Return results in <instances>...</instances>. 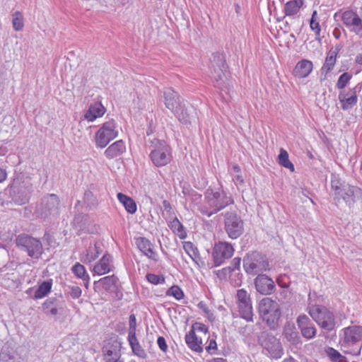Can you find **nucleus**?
I'll return each mask as SVG.
<instances>
[{
	"label": "nucleus",
	"instance_id": "obj_1",
	"mask_svg": "<svg viewBox=\"0 0 362 362\" xmlns=\"http://www.w3.org/2000/svg\"><path fill=\"white\" fill-rule=\"evenodd\" d=\"M165 107L171 110L178 120L185 124H191L195 119L194 110L192 106L187 107L184 100L170 88L163 92Z\"/></svg>",
	"mask_w": 362,
	"mask_h": 362
},
{
	"label": "nucleus",
	"instance_id": "obj_2",
	"mask_svg": "<svg viewBox=\"0 0 362 362\" xmlns=\"http://www.w3.org/2000/svg\"><path fill=\"white\" fill-rule=\"evenodd\" d=\"M233 203V199L231 196L228 195L225 192L209 189L204 193V199L199 210L203 215L210 217Z\"/></svg>",
	"mask_w": 362,
	"mask_h": 362
},
{
	"label": "nucleus",
	"instance_id": "obj_3",
	"mask_svg": "<svg viewBox=\"0 0 362 362\" xmlns=\"http://www.w3.org/2000/svg\"><path fill=\"white\" fill-rule=\"evenodd\" d=\"M331 188L336 204L344 201L349 207H352L356 199L362 198V189L340 180L335 175L332 177Z\"/></svg>",
	"mask_w": 362,
	"mask_h": 362
},
{
	"label": "nucleus",
	"instance_id": "obj_4",
	"mask_svg": "<svg viewBox=\"0 0 362 362\" xmlns=\"http://www.w3.org/2000/svg\"><path fill=\"white\" fill-rule=\"evenodd\" d=\"M211 77L214 86L221 90L228 89L227 65L222 54L214 53L211 59Z\"/></svg>",
	"mask_w": 362,
	"mask_h": 362
},
{
	"label": "nucleus",
	"instance_id": "obj_5",
	"mask_svg": "<svg viewBox=\"0 0 362 362\" xmlns=\"http://www.w3.org/2000/svg\"><path fill=\"white\" fill-rule=\"evenodd\" d=\"M32 190L33 185L29 177H26L22 181L18 179L14 180L8 189L11 201L18 205H23L28 202Z\"/></svg>",
	"mask_w": 362,
	"mask_h": 362
},
{
	"label": "nucleus",
	"instance_id": "obj_6",
	"mask_svg": "<svg viewBox=\"0 0 362 362\" xmlns=\"http://www.w3.org/2000/svg\"><path fill=\"white\" fill-rule=\"evenodd\" d=\"M259 310L263 320L271 328L274 329L281 314L278 303L270 298H264L259 302Z\"/></svg>",
	"mask_w": 362,
	"mask_h": 362
},
{
	"label": "nucleus",
	"instance_id": "obj_7",
	"mask_svg": "<svg viewBox=\"0 0 362 362\" xmlns=\"http://www.w3.org/2000/svg\"><path fill=\"white\" fill-rule=\"evenodd\" d=\"M342 332L343 337L341 339V346H355L350 353L354 355L359 354L362 346V326H349L343 329Z\"/></svg>",
	"mask_w": 362,
	"mask_h": 362
},
{
	"label": "nucleus",
	"instance_id": "obj_8",
	"mask_svg": "<svg viewBox=\"0 0 362 362\" xmlns=\"http://www.w3.org/2000/svg\"><path fill=\"white\" fill-rule=\"evenodd\" d=\"M308 313L322 329L327 331L334 329L336 324L334 315L326 307L317 305H312L309 308Z\"/></svg>",
	"mask_w": 362,
	"mask_h": 362
},
{
	"label": "nucleus",
	"instance_id": "obj_9",
	"mask_svg": "<svg viewBox=\"0 0 362 362\" xmlns=\"http://www.w3.org/2000/svg\"><path fill=\"white\" fill-rule=\"evenodd\" d=\"M17 246L33 258L39 259L43 253L41 241L27 234H21L16 239Z\"/></svg>",
	"mask_w": 362,
	"mask_h": 362
},
{
	"label": "nucleus",
	"instance_id": "obj_10",
	"mask_svg": "<svg viewBox=\"0 0 362 362\" xmlns=\"http://www.w3.org/2000/svg\"><path fill=\"white\" fill-rule=\"evenodd\" d=\"M153 149L150 157L153 164L157 167L167 165L171 160L170 147L164 141L155 140L152 141Z\"/></svg>",
	"mask_w": 362,
	"mask_h": 362
},
{
	"label": "nucleus",
	"instance_id": "obj_11",
	"mask_svg": "<svg viewBox=\"0 0 362 362\" xmlns=\"http://www.w3.org/2000/svg\"><path fill=\"white\" fill-rule=\"evenodd\" d=\"M258 341L264 351H267L271 357L274 358H281L283 354V348L280 341L272 334L262 332Z\"/></svg>",
	"mask_w": 362,
	"mask_h": 362
},
{
	"label": "nucleus",
	"instance_id": "obj_12",
	"mask_svg": "<svg viewBox=\"0 0 362 362\" xmlns=\"http://www.w3.org/2000/svg\"><path fill=\"white\" fill-rule=\"evenodd\" d=\"M118 135L116 124L113 119L105 122L95 135V146L105 148L112 140Z\"/></svg>",
	"mask_w": 362,
	"mask_h": 362
},
{
	"label": "nucleus",
	"instance_id": "obj_13",
	"mask_svg": "<svg viewBox=\"0 0 362 362\" xmlns=\"http://www.w3.org/2000/svg\"><path fill=\"white\" fill-rule=\"evenodd\" d=\"M224 223L225 230L230 238L236 239L243 234L244 230L243 222L235 212L226 213Z\"/></svg>",
	"mask_w": 362,
	"mask_h": 362
},
{
	"label": "nucleus",
	"instance_id": "obj_14",
	"mask_svg": "<svg viewBox=\"0 0 362 362\" xmlns=\"http://www.w3.org/2000/svg\"><path fill=\"white\" fill-rule=\"evenodd\" d=\"M237 304L239 313L243 319L248 322L253 321V312L250 294L243 288L238 289L236 293Z\"/></svg>",
	"mask_w": 362,
	"mask_h": 362
},
{
	"label": "nucleus",
	"instance_id": "obj_15",
	"mask_svg": "<svg viewBox=\"0 0 362 362\" xmlns=\"http://www.w3.org/2000/svg\"><path fill=\"white\" fill-rule=\"evenodd\" d=\"M243 267L247 274H256L266 271L269 268V263L264 257L259 253H253L244 259Z\"/></svg>",
	"mask_w": 362,
	"mask_h": 362
},
{
	"label": "nucleus",
	"instance_id": "obj_16",
	"mask_svg": "<svg viewBox=\"0 0 362 362\" xmlns=\"http://www.w3.org/2000/svg\"><path fill=\"white\" fill-rule=\"evenodd\" d=\"M122 344L117 339H111L103 348L105 362H123L121 360Z\"/></svg>",
	"mask_w": 362,
	"mask_h": 362
},
{
	"label": "nucleus",
	"instance_id": "obj_17",
	"mask_svg": "<svg viewBox=\"0 0 362 362\" xmlns=\"http://www.w3.org/2000/svg\"><path fill=\"white\" fill-rule=\"evenodd\" d=\"M341 20L351 32L362 37V19L353 11H346L342 13Z\"/></svg>",
	"mask_w": 362,
	"mask_h": 362
},
{
	"label": "nucleus",
	"instance_id": "obj_18",
	"mask_svg": "<svg viewBox=\"0 0 362 362\" xmlns=\"http://www.w3.org/2000/svg\"><path fill=\"white\" fill-rule=\"evenodd\" d=\"M234 252L233 246L225 242L216 243L213 250V257L216 266H219L226 259L230 258Z\"/></svg>",
	"mask_w": 362,
	"mask_h": 362
},
{
	"label": "nucleus",
	"instance_id": "obj_19",
	"mask_svg": "<svg viewBox=\"0 0 362 362\" xmlns=\"http://www.w3.org/2000/svg\"><path fill=\"white\" fill-rule=\"evenodd\" d=\"M59 200L54 194L45 196L41 204V216L46 218L50 215H57L59 211Z\"/></svg>",
	"mask_w": 362,
	"mask_h": 362
},
{
	"label": "nucleus",
	"instance_id": "obj_20",
	"mask_svg": "<svg viewBox=\"0 0 362 362\" xmlns=\"http://www.w3.org/2000/svg\"><path fill=\"white\" fill-rule=\"evenodd\" d=\"M254 284L256 291L262 295H270L275 291L274 281L266 274H259Z\"/></svg>",
	"mask_w": 362,
	"mask_h": 362
},
{
	"label": "nucleus",
	"instance_id": "obj_21",
	"mask_svg": "<svg viewBox=\"0 0 362 362\" xmlns=\"http://www.w3.org/2000/svg\"><path fill=\"white\" fill-rule=\"evenodd\" d=\"M297 324L305 338L310 339L315 336L317 329L307 315H299L297 318Z\"/></svg>",
	"mask_w": 362,
	"mask_h": 362
},
{
	"label": "nucleus",
	"instance_id": "obj_22",
	"mask_svg": "<svg viewBox=\"0 0 362 362\" xmlns=\"http://www.w3.org/2000/svg\"><path fill=\"white\" fill-rule=\"evenodd\" d=\"M136 244L139 250L149 259L157 261V254L153 250V245L146 238L139 237L136 239Z\"/></svg>",
	"mask_w": 362,
	"mask_h": 362
},
{
	"label": "nucleus",
	"instance_id": "obj_23",
	"mask_svg": "<svg viewBox=\"0 0 362 362\" xmlns=\"http://www.w3.org/2000/svg\"><path fill=\"white\" fill-rule=\"evenodd\" d=\"M339 100L343 110L351 108L357 103L356 88L349 90L347 93L341 92L339 94Z\"/></svg>",
	"mask_w": 362,
	"mask_h": 362
},
{
	"label": "nucleus",
	"instance_id": "obj_24",
	"mask_svg": "<svg viewBox=\"0 0 362 362\" xmlns=\"http://www.w3.org/2000/svg\"><path fill=\"white\" fill-rule=\"evenodd\" d=\"M105 112V108L100 103L91 104L84 115V118L88 122H93L102 117Z\"/></svg>",
	"mask_w": 362,
	"mask_h": 362
},
{
	"label": "nucleus",
	"instance_id": "obj_25",
	"mask_svg": "<svg viewBox=\"0 0 362 362\" xmlns=\"http://www.w3.org/2000/svg\"><path fill=\"white\" fill-rule=\"evenodd\" d=\"M340 49L341 47L337 46L335 47H332V49H330V50L327 53L325 62L321 69L322 72L325 73V74H328L333 69L336 64L337 54Z\"/></svg>",
	"mask_w": 362,
	"mask_h": 362
},
{
	"label": "nucleus",
	"instance_id": "obj_26",
	"mask_svg": "<svg viewBox=\"0 0 362 362\" xmlns=\"http://www.w3.org/2000/svg\"><path fill=\"white\" fill-rule=\"evenodd\" d=\"M111 261L112 258L110 255H103L100 261L94 266V272L98 275H103L110 272L112 269Z\"/></svg>",
	"mask_w": 362,
	"mask_h": 362
},
{
	"label": "nucleus",
	"instance_id": "obj_27",
	"mask_svg": "<svg viewBox=\"0 0 362 362\" xmlns=\"http://www.w3.org/2000/svg\"><path fill=\"white\" fill-rule=\"evenodd\" d=\"M312 62L303 59L297 63L294 69V74L299 78H305L308 76L313 70Z\"/></svg>",
	"mask_w": 362,
	"mask_h": 362
},
{
	"label": "nucleus",
	"instance_id": "obj_28",
	"mask_svg": "<svg viewBox=\"0 0 362 362\" xmlns=\"http://www.w3.org/2000/svg\"><path fill=\"white\" fill-rule=\"evenodd\" d=\"M126 150L122 140H119L111 144L105 151V156L112 159L122 155Z\"/></svg>",
	"mask_w": 362,
	"mask_h": 362
},
{
	"label": "nucleus",
	"instance_id": "obj_29",
	"mask_svg": "<svg viewBox=\"0 0 362 362\" xmlns=\"http://www.w3.org/2000/svg\"><path fill=\"white\" fill-rule=\"evenodd\" d=\"M185 341L192 351H197V352H202V347L201 346L202 341L199 340L195 334L194 331L190 330L185 336Z\"/></svg>",
	"mask_w": 362,
	"mask_h": 362
},
{
	"label": "nucleus",
	"instance_id": "obj_30",
	"mask_svg": "<svg viewBox=\"0 0 362 362\" xmlns=\"http://www.w3.org/2000/svg\"><path fill=\"white\" fill-rule=\"evenodd\" d=\"M303 5V0H291L284 5V13L287 16L296 15Z\"/></svg>",
	"mask_w": 362,
	"mask_h": 362
},
{
	"label": "nucleus",
	"instance_id": "obj_31",
	"mask_svg": "<svg viewBox=\"0 0 362 362\" xmlns=\"http://www.w3.org/2000/svg\"><path fill=\"white\" fill-rule=\"evenodd\" d=\"M0 362H22L21 358L14 351L3 350L0 354Z\"/></svg>",
	"mask_w": 362,
	"mask_h": 362
},
{
	"label": "nucleus",
	"instance_id": "obj_32",
	"mask_svg": "<svg viewBox=\"0 0 362 362\" xmlns=\"http://www.w3.org/2000/svg\"><path fill=\"white\" fill-rule=\"evenodd\" d=\"M284 335L287 340L293 344H297L300 342L298 333L295 330V327L292 325L285 327Z\"/></svg>",
	"mask_w": 362,
	"mask_h": 362
},
{
	"label": "nucleus",
	"instance_id": "obj_33",
	"mask_svg": "<svg viewBox=\"0 0 362 362\" xmlns=\"http://www.w3.org/2000/svg\"><path fill=\"white\" fill-rule=\"evenodd\" d=\"M102 250L97 246L96 244L90 245L86 250L85 255L84 262L90 263L94 261L100 254Z\"/></svg>",
	"mask_w": 362,
	"mask_h": 362
},
{
	"label": "nucleus",
	"instance_id": "obj_34",
	"mask_svg": "<svg viewBox=\"0 0 362 362\" xmlns=\"http://www.w3.org/2000/svg\"><path fill=\"white\" fill-rule=\"evenodd\" d=\"M52 288L51 281H43L37 288L35 293V298L36 299L42 298L47 296Z\"/></svg>",
	"mask_w": 362,
	"mask_h": 362
},
{
	"label": "nucleus",
	"instance_id": "obj_35",
	"mask_svg": "<svg viewBox=\"0 0 362 362\" xmlns=\"http://www.w3.org/2000/svg\"><path fill=\"white\" fill-rule=\"evenodd\" d=\"M278 159L280 165L286 168L289 169L292 172L294 171V166L288 159V154L287 151L284 148H281Z\"/></svg>",
	"mask_w": 362,
	"mask_h": 362
},
{
	"label": "nucleus",
	"instance_id": "obj_36",
	"mask_svg": "<svg viewBox=\"0 0 362 362\" xmlns=\"http://www.w3.org/2000/svg\"><path fill=\"white\" fill-rule=\"evenodd\" d=\"M100 281L102 283L103 288L106 291H114L116 288V284L117 281V278L114 275L108 276L102 278Z\"/></svg>",
	"mask_w": 362,
	"mask_h": 362
},
{
	"label": "nucleus",
	"instance_id": "obj_37",
	"mask_svg": "<svg viewBox=\"0 0 362 362\" xmlns=\"http://www.w3.org/2000/svg\"><path fill=\"white\" fill-rule=\"evenodd\" d=\"M13 28L15 30H21L23 28V18L19 11H16L13 15L12 19Z\"/></svg>",
	"mask_w": 362,
	"mask_h": 362
},
{
	"label": "nucleus",
	"instance_id": "obj_38",
	"mask_svg": "<svg viewBox=\"0 0 362 362\" xmlns=\"http://www.w3.org/2000/svg\"><path fill=\"white\" fill-rule=\"evenodd\" d=\"M169 227L175 233H177V234L180 237V238H185V235H183V233H185L184 232V230H183V226L182 225V223L179 221V220L177 218H175L169 224Z\"/></svg>",
	"mask_w": 362,
	"mask_h": 362
},
{
	"label": "nucleus",
	"instance_id": "obj_39",
	"mask_svg": "<svg viewBox=\"0 0 362 362\" xmlns=\"http://www.w3.org/2000/svg\"><path fill=\"white\" fill-rule=\"evenodd\" d=\"M167 296H172L177 300H181L184 297L182 289L177 286H173L166 292Z\"/></svg>",
	"mask_w": 362,
	"mask_h": 362
},
{
	"label": "nucleus",
	"instance_id": "obj_40",
	"mask_svg": "<svg viewBox=\"0 0 362 362\" xmlns=\"http://www.w3.org/2000/svg\"><path fill=\"white\" fill-rule=\"evenodd\" d=\"M326 354L333 362H340L344 358L338 351L332 347H328L326 349Z\"/></svg>",
	"mask_w": 362,
	"mask_h": 362
},
{
	"label": "nucleus",
	"instance_id": "obj_41",
	"mask_svg": "<svg viewBox=\"0 0 362 362\" xmlns=\"http://www.w3.org/2000/svg\"><path fill=\"white\" fill-rule=\"evenodd\" d=\"M88 220L87 216L83 214H78L74 218V225L79 230L85 228L86 223Z\"/></svg>",
	"mask_w": 362,
	"mask_h": 362
},
{
	"label": "nucleus",
	"instance_id": "obj_42",
	"mask_svg": "<svg viewBox=\"0 0 362 362\" xmlns=\"http://www.w3.org/2000/svg\"><path fill=\"white\" fill-rule=\"evenodd\" d=\"M120 197L126 199L127 202L125 204L124 208L131 214H134L136 211V202L128 196H120Z\"/></svg>",
	"mask_w": 362,
	"mask_h": 362
},
{
	"label": "nucleus",
	"instance_id": "obj_43",
	"mask_svg": "<svg viewBox=\"0 0 362 362\" xmlns=\"http://www.w3.org/2000/svg\"><path fill=\"white\" fill-rule=\"evenodd\" d=\"M351 78V76L349 73L345 72V73L342 74L339 76V78L337 81V88H339V89L344 88L346 86L348 82L350 81Z\"/></svg>",
	"mask_w": 362,
	"mask_h": 362
},
{
	"label": "nucleus",
	"instance_id": "obj_44",
	"mask_svg": "<svg viewBox=\"0 0 362 362\" xmlns=\"http://www.w3.org/2000/svg\"><path fill=\"white\" fill-rule=\"evenodd\" d=\"M72 272L77 277L82 279L85 276L86 269L80 263H76L72 267Z\"/></svg>",
	"mask_w": 362,
	"mask_h": 362
},
{
	"label": "nucleus",
	"instance_id": "obj_45",
	"mask_svg": "<svg viewBox=\"0 0 362 362\" xmlns=\"http://www.w3.org/2000/svg\"><path fill=\"white\" fill-rule=\"evenodd\" d=\"M146 279L150 283L157 285L165 282V279L162 276L154 274H148L146 275Z\"/></svg>",
	"mask_w": 362,
	"mask_h": 362
},
{
	"label": "nucleus",
	"instance_id": "obj_46",
	"mask_svg": "<svg viewBox=\"0 0 362 362\" xmlns=\"http://www.w3.org/2000/svg\"><path fill=\"white\" fill-rule=\"evenodd\" d=\"M69 288L70 290L69 294L73 298L76 299L81 296L82 291L80 287L77 286H69Z\"/></svg>",
	"mask_w": 362,
	"mask_h": 362
},
{
	"label": "nucleus",
	"instance_id": "obj_47",
	"mask_svg": "<svg viewBox=\"0 0 362 362\" xmlns=\"http://www.w3.org/2000/svg\"><path fill=\"white\" fill-rule=\"evenodd\" d=\"M315 14H316V11H314L312 18L310 20V26L313 30L315 31V35L317 36H318V35H320V28L319 23L314 20V16Z\"/></svg>",
	"mask_w": 362,
	"mask_h": 362
},
{
	"label": "nucleus",
	"instance_id": "obj_48",
	"mask_svg": "<svg viewBox=\"0 0 362 362\" xmlns=\"http://www.w3.org/2000/svg\"><path fill=\"white\" fill-rule=\"evenodd\" d=\"M184 249L193 259L197 257L196 251L191 243H186L184 245Z\"/></svg>",
	"mask_w": 362,
	"mask_h": 362
},
{
	"label": "nucleus",
	"instance_id": "obj_49",
	"mask_svg": "<svg viewBox=\"0 0 362 362\" xmlns=\"http://www.w3.org/2000/svg\"><path fill=\"white\" fill-rule=\"evenodd\" d=\"M132 349L133 352L141 358H144L146 356V353L144 350L141 348L139 344H134V346H132Z\"/></svg>",
	"mask_w": 362,
	"mask_h": 362
},
{
	"label": "nucleus",
	"instance_id": "obj_50",
	"mask_svg": "<svg viewBox=\"0 0 362 362\" xmlns=\"http://www.w3.org/2000/svg\"><path fill=\"white\" fill-rule=\"evenodd\" d=\"M233 272L232 271L231 267H228L222 269L221 270L218 271V276L220 279H226L228 276H230L231 273Z\"/></svg>",
	"mask_w": 362,
	"mask_h": 362
},
{
	"label": "nucleus",
	"instance_id": "obj_51",
	"mask_svg": "<svg viewBox=\"0 0 362 362\" xmlns=\"http://www.w3.org/2000/svg\"><path fill=\"white\" fill-rule=\"evenodd\" d=\"M128 341L129 342L131 347L134 346V344H139L138 340L136 337V332L129 331Z\"/></svg>",
	"mask_w": 362,
	"mask_h": 362
},
{
	"label": "nucleus",
	"instance_id": "obj_52",
	"mask_svg": "<svg viewBox=\"0 0 362 362\" xmlns=\"http://www.w3.org/2000/svg\"><path fill=\"white\" fill-rule=\"evenodd\" d=\"M240 262H241V259L240 257H235L232 260L230 267H232V271L233 272H235L237 270L239 271Z\"/></svg>",
	"mask_w": 362,
	"mask_h": 362
},
{
	"label": "nucleus",
	"instance_id": "obj_53",
	"mask_svg": "<svg viewBox=\"0 0 362 362\" xmlns=\"http://www.w3.org/2000/svg\"><path fill=\"white\" fill-rule=\"evenodd\" d=\"M157 344L163 352H165L168 349V346L165 341V339L163 337H159L157 339Z\"/></svg>",
	"mask_w": 362,
	"mask_h": 362
},
{
	"label": "nucleus",
	"instance_id": "obj_54",
	"mask_svg": "<svg viewBox=\"0 0 362 362\" xmlns=\"http://www.w3.org/2000/svg\"><path fill=\"white\" fill-rule=\"evenodd\" d=\"M129 331L136 332V317L134 315H131L129 316Z\"/></svg>",
	"mask_w": 362,
	"mask_h": 362
},
{
	"label": "nucleus",
	"instance_id": "obj_55",
	"mask_svg": "<svg viewBox=\"0 0 362 362\" xmlns=\"http://www.w3.org/2000/svg\"><path fill=\"white\" fill-rule=\"evenodd\" d=\"M233 180L237 186L238 185H243L244 184V180L242 175H240V173L233 175Z\"/></svg>",
	"mask_w": 362,
	"mask_h": 362
},
{
	"label": "nucleus",
	"instance_id": "obj_56",
	"mask_svg": "<svg viewBox=\"0 0 362 362\" xmlns=\"http://www.w3.org/2000/svg\"><path fill=\"white\" fill-rule=\"evenodd\" d=\"M206 349L208 352H211V350L217 349V344L214 339H211L209 345L206 347Z\"/></svg>",
	"mask_w": 362,
	"mask_h": 362
},
{
	"label": "nucleus",
	"instance_id": "obj_57",
	"mask_svg": "<svg viewBox=\"0 0 362 362\" xmlns=\"http://www.w3.org/2000/svg\"><path fill=\"white\" fill-rule=\"evenodd\" d=\"M91 197H92L91 192H86L85 194V199H86V201L87 202L88 204L91 206H95L97 204V202L95 199H93V201L91 202H88L89 198Z\"/></svg>",
	"mask_w": 362,
	"mask_h": 362
},
{
	"label": "nucleus",
	"instance_id": "obj_58",
	"mask_svg": "<svg viewBox=\"0 0 362 362\" xmlns=\"http://www.w3.org/2000/svg\"><path fill=\"white\" fill-rule=\"evenodd\" d=\"M6 171L3 168H0V183L4 182L6 179Z\"/></svg>",
	"mask_w": 362,
	"mask_h": 362
},
{
	"label": "nucleus",
	"instance_id": "obj_59",
	"mask_svg": "<svg viewBox=\"0 0 362 362\" xmlns=\"http://www.w3.org/2000/svg\"><path fill=\"white\" fill-rule=\"evenodd\" d=\"M276 282H277L278 285L279 286L282 287V288H287V287H288V284H286V283L283 282L280 277H279L276 279Z\"/></svg>",
	"mask_w": 362,
	"mask_h": 362
},
{
	"label": "nucleus",
	"instance_id": "obj_60",
	"mask_svg": "<svg viewBox=\"0 0 362 362\" xmlns=\"http://www.w3.org/2000/svg\"><path fill=\"white\" fill-rule=\"evenodd\" d=\"M120 196H126V195L121 192L118 193L117 195L118 200L123 204V206H125V204L127 201L126 199L120 197Z\"/></svg>",
	"mask_w": 362,
	"mask_h": 362
},
{
	"label": "nucleus",
	"instance_id": "obj_61",
	"mask_svg": "<svg viewBox=\"0 0 362 362\" xmlns=\"http://www.w3.org/2000/svg\"><path fill=\"white\" fill-rule=\"evenodd\" d=\"M355 62L359 65H362V53H359L356 55Z\"/></svg>",
	"mask_w": 362,
	"mask_h": 362
},
{
	"label": "nucleus",
	"instance_id": "obj_62",
	"mask_svg": "<svg viewBox=\"0 0 362 362\" xmlns=\"http://www.w3.org/2000/svg\"><path fill=\"white\" fill-rule=\"evenodd\" d=\"M232 169L235 175L240 173V168L238 165H233Z\"/></svg>",
	"mask_w": 362,
	"mask_h": 362
},
{
	"label": "nucleus",
	"instance_id": "obj_63",
	"mask_svg": "<svg viewBox=\"0 0 362 362\" xmlns=\"http://www.w3.org/2000/svg\"><path fill=\"white\" fill-rule=\"evenodd\" d=\"M210 362H227V361L226 359H223L222 358H216L213 359Z\"/></svg>",
	"mask_w": 362,
	"mask_h": 362
},
{
	"label": "nucleus",
	"instance_id": "obj_64",
	"mask_svg": "<svg viewBox=\"0 0 362 362\" xmlns=\"http://www.w3.org/2000/svg\"><path fill=\"white\" fill-rule=\"evenodd\" d=\"M283 362H295V360L292 358H289L284 359Z\"/></svg>",
	"mask_w": 362,
	"mask_h": 362
}]
</instances>
